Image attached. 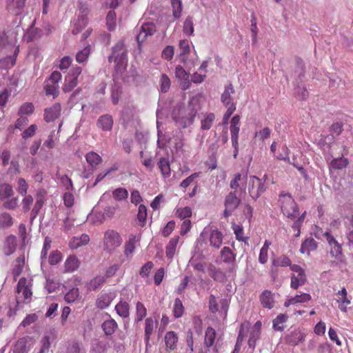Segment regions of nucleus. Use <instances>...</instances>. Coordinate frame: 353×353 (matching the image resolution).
I'll return each mask as SVG.
<instances>
[{"label":"nucleus","instance_id":"24","mask_svg":"<svg viewBox=\"0 0 353 353\" xmlns=\"http://www.w3.org/2000/svg\"><path fill=\"white\" fill-rule=\"evenodd\" d=\"M260 301L264 307L272 309L274 307L273 294L270 291H263L260 296Z\"/></svg>","mask_w":353,"mask_h":353},{"label":"nucleus","instance_id":"62","mask_svg":"<svg viewBox=\"0 0 353 353\" xmlns=\"http://www.w3.org/2000/svg\"><path fill=\"white\" fill-rule=\"evenodd\" d=\"M105 282V279L103 276H97L92 279L90 282V287L95 290Z\"/></svg>","mask_w":353,"mask_h":353},{"label":"nucleus","instance_id":"33","mask_svg":"<svg viewBox=\"0 0 353 353\" xmlns=\"http://www.w3.org/2000/svg\"><path fill=\"white\" fill-rule=\"evenodd\" d=\"M117 313L122 318H127L130 315V305L126 301H120L115 306Z\"/></svg>","mask_w":353,"mask_h":353},{"label":"nucleus","instance_id":"30","mask_svg":"<svg viewBox=\"0 0 353 353\" xmlns=\"http://www.w3.org/2000/svg\"><path fill=\"white\" fill-rule=\"evenodd\" d=\"M113 298L110 294L105 293L99 295L96 301V305L99 309H105L108 307Z\"/></svg>","mask_w":353,"mask_h":353},{"label":"nucleus","instance_id":"10","mask_svg":"<svg viewBox=\"0 0 353 353\" xmlns=\"http://www.w3.org/2000/svg\"><path fill=\"white\" fill-rule=\"evenodd\" d=\"M240 116H234L230 121V130L231 134V140L233 147L234 148V156L236 157L238 153V137L239 132Z\"/></svg>","mask_w":353,"mask_h":353},{"label":"nucleus","instance_id":"63","mask_svg":"<svg viewBox=\"0 0 353 353\" xmlns=\"http://www.w3.org/2000/svg\"><path fill=\"white\" fill-rule=\"evenodd\" d=\"M174 48L172 46H167L163 50L161 57L163 59L170 61L174 56Z\"/></svg>","mask_w":353,"mask_h":353},{"label":"nucleus","instance_id":"18","mask_svg":"<svg viewBox=\"0 0 353 353\" xmlns=\"http://www.w3.org/2000/svg\"><path fill=\"white\" fill-rule=\"evenodd\" d=\"M26 0H9L7 8L13 14H21L25 7Z\"/></svg>","mask_w":353,"mask_h":353},{"label":"nucleus","instance_id":"15","mask_svg":"<svg viewBox=\"0 0 353 353\" xmlns=\"http://www.w3.org/2000/svg\"><path fill=\"white\" fill-rule=\"evenodd\" d=\"M61 112V106L60 103H56L52 106L47 108L44 110V120L49 123L58 119Z\"/></svg>","mask_w":353,"mask_h":353},{"label":"nucleus","instance_id":"32","mask_svg":"<svg viewBox=\"0 0 353 353\" xmlns=\"http://www.w3.org/2000/svg\"><path fill=\"white\" fill-rule=\"evenodd\" d=\"M101 327H102V329H103L104 333L106 335H112L116 331L118 325H117V322L114 319H111L105 321L103 323Z\"/></svg>","mask_w":353,"mask_h":353},{"label":"nucleus","instance_id":"21","mask_svg":"<svg viewBox=\"0 0 353 353\" xmlns=\"http://www.w3.org/2000/svg\"><path fill=\"white\" fill-rule=\"evenodd\" d=\"M113 125V119L110 114L101 116L97 121V126L104 131H109Z\"/></svg>","mask_w":353,"mask_h":353},{"label":"nucleus","instance_id":"25","mask_svg":"<svg viewBox=\"0 0 353 353\" xmlns=\"http://www.w3.org/2000/svg\"><path fill=\"white\" fill-rule=\"evenodd\" d=\"M25 265V256L23 255L17 257L14 261L12 269V274L14 280L16 281L19 276L21 274Z\"/></svg>","mask_w":353,"mask_h":353},{"label":"nucleus","instance_id":"37","mask_svg":"<svg viewBox=\"0 0 353 353\" xmlns=\"http://www.w3.org/2000/svg\"><path fill=\"white\" fill-rule=\"evenodd\" d=\"M46 95H52L54 98L57 97L59 93V85L57 83H51L46 81L44 87Z\"/></svg>","mask_w":353,"mask_h":353},{"label":"nucleus","instance_id":"43","mask_svg":"<svg viewBox=\"0 0 353 353\" xmlns=\"http://www.w3.org/2000/svg\"><path fill=\"white\" fill-rule=\"evenodd\" d=\"M272 265L275 267L290 266L291 268L293 265L291 264V261L288 256L282 255L273 259Z\"/></svg>","mask_w":353,"mask_h":353},{"label":"nucleus","instance_id":"3","mask_svg":"<svg viewBox=\"0 0 353 353\" xmlns=\"http://www.w3.org/2000/svg\"><path fill=\"white\" fill-rule=\"evenodd\" d=\"M279 203L283 214L287 217L292 219L298 215L296 203L290 194L281 192L279 194Z\"/></svg>","mask_w":353,"mask_h":353},{"label":"nucleus","instance_id":"11","mask_svg":"<svg viewBox=\"0 0 353 353\" xmlns=\"http://www.w3.org/2000/svg\"><path fill=\"white\" fill-rule=\"evenodd\" d=\"M241 200L237 197L236 191H231L225 199V210L223 214L228 217L232 214L235 209L239 206Z\"/></svg>","mask_w":353,"mask_h":353},{"label":"nucleus","instance_id":"20","mask_svg":"<svg viewBox=\"0 0 353 353\" xmlns=\"http://www.w3.org/2000/svg\"><path fill=\"white\" fill-rule=\"evenodd\" d=\"M80 265V261L74 255L69 256L64 263L65 272H73L77 270Z\"/></svg>","mask_w":353,"mask_h":353},{"label":"nucleus","instance_id":"57","mask_svg":"<svg viewBox=\"0 0 353 353\" xmlns=\"http://www.w3.org/2000/svg\"><path fill=\"white\" fill-rule=\"evenodd\" d=\"M170 80L168 77V76L165 74H163L161 76L160 79V86H161V91L162 92H167L170 87Z\"/></svg>","mask_w":353,"mask_h":353},{"label":"nucleus","instance_id":"29","mask_svg":"<svg viewBox=\"0 0 353 353\" xmlns=\"http://www.w3.org/2000/svg\"><path fill=\"white\" fill-rule=\"evenodd\" d=\"M179 236H175L172 238L165 247V254L168 259H172L175 254L177 244L179 243Z\"/></svg>","mask_w":353,"mask_h":353},{"label":"nucleus","instance_id":"53","mask_svg":"<svg viewBox=\"0 0 353 353\" xmlns=\"http://www.w3.org/2000/svg\"><path fill=\"white\" fill-rule=\"evenodd\" d=\"M148 212L147 208L145 205L141 204L139 206L137 219L139 220L140 225L144 226L147 219Z\"/></svg>","mask_w":353,"mask_h":353},{"label":"nucleus","instance_id":"39","mask_svg":"<svg viewBox=\"0 0 353 353\" xmlns=\"http://www.w3.org/2000/svg\"><path fill=\"white\" fill-rule=\"evenodd\" d=\"M147 315V309L140 301L136 303V318L135 321L139 323L143 320Z\"/></svg>","mask_w":353,"mask_h":353},{"label":"nucleus","instance_id":"23","mask_svg":"<svg viewBox=\"0 0 353 353\" xmlns=\"http://www.w3.org/2000/svg\"><path fill=\"white\" fill-rule=\"evenodd\" d=\"M19 49V47H17L13 56H8L3 59H0V68L1 69H8L12 67L15 63L17 57L18 55Z\"/></svg>","mask_w":353,"mask_h":353},{"label":"nucleus","instance_id":"9","mask_svg":"<svg viewBox=\"0 0 353 353\" xmlns=\"http://www.w3.org/2000/svg\"><path fill=\"white\" fill-rule=\"evenodd\" d=\"M235 255L228 247L222 248V261L227 265L225 268V274L228 276H232L235 270L236 265L234 263Z\"/></svg>","mask_w":353,"mask_h":353},{"label":"nucleus","instance_id":"36","mask_svg":"<svg viewBox=\"0 0 353 353\" xmlns=\"http://www.w3.org/2000/svg\"><path fill=\"white\" fill-rule=\"evenodd\" d=\"M170 3L172 6V16L174 19H179L181 17V13L183 10L182 1L171 0Z\"/></svg>","mask_w":353,"mask_h":353},{"label":"nucleus","instance_id":"41","mask_svg":"<svg viewBox=\"0 0 353 353\" xmlns=\"http://www.w3.org/2000/svg\"><path fill=\"white\" fill-rule=\"evenodd\" d=\"M270 245H271V243L269 241L266 240L264 242L263 245L262 246V248L260 250V253H259V261L261 264H265L268 261V249H269V247Z\"/></svg>","mask_w":353,"mask_h":353},{"label":"nucleus","instance_id":"22","mask_svg":"<svg viewBox=\"0 0 353 353\" xmlns=\"http://www.w3.org/2000/svg\"><path fill=\"white\" fill-rule=\"evenodd\" d=\"M248 180V174L246 172L236 173L230 181V187L235 190L243 185Z\"/></svg>","mask_w":353,"mask_h":353},{"label":"nucleus","instance_id":"2","mask_svg":"<svg viewBox=\"0 0 353 353\" xmlns=\"http://www.w3.org/2000/svg\"><path fill=\"white\" fill-rule=\"evenodd\" d=\"M122 243V237L116 230L108 229L105 231L102 239V245L105 252L112 254L121 245Z\"/></svg>","mask_w":353,"mask_h":353},{"label":"nucleus","instance_id":"46","mask_svg":"<svg viewBox=\"0 0 353 353\" xmlns=\"http://www.w3.org/2000/svg\"><path fill=\"white\" fill-rule=\"evenodd\" d=\"M57 178L60 181L61 183L65 187V188L68 190H73V183L70 178L68 177V175L63 174L60 175L59 172L56 173Z\"/></svg>","mask_w":353,"mask_h":353},{"label":"nucleus","instance_id":"59","mask_svg":"<svg viewBox=\"0 0 353 353\" xmlns=\"http://www.w3.org/2000/svg\"><path fill=\"white\" fill-rule=\"evenodd\" d=\"M214 119L215 117L214 114L210 113L207 114L205 118L201 121V128L203 130H209L211 128Z\"/></svg>","mask_w":353,"mask_h":353},{"label":"nucleus","instance_id":"7","mask_svg":"<svg viewBox=\"0 0 353 353\" xmlns=\"http://www.w3.org/2000/svg\"><path fill=\"white\" fill-rule=\"evenodd\" d=\"M32 281L25 277L21 278L17 285V293L22 294L24 302L30 303L32 296Z\"/></svg>","mask_w":353,"mask_h":353},{"label":"nucleus","instance_id":"13","mask_svg":"<svg viewBox=\"0 0 353 353\" xmlns=\"http://www.w3.org/2000/svg\"><path fill=\"white\" fill-rule=\"evenodd\" d=\"M330 134L324 137L323 139H320V143L325 147L330 148V144L334 141L335 137L341 134L343 131V123L341 122L334 123L330 129Z\"/></svg>","mask_w":353,"mask_h":353},{"label":"nucleus","instance_id":"48","mask_svg":"<svg viewBox=\"0 0 353 353\" xmlns=\"http://www.w3.org/2000/svg\"><path fill=\"white\" fill-rule=\"evenodd\" d=\"M116 12L114 10L108 12L106 16V26L110 31H112L116 27Z\"/></svg>","mask_w":353,"mask_h":353},{"label":"nucleus","instance_id":"35","mask_svg":"<svg viewBox=\"0 0 353 353\" xmlns=\"http://www.w3.org/2000/svg\"><path fill=\"white\" fill-rule=\"evenodd\" d=\"M209 241L215 248L219 249L221 247V232L218 229L210 230Z\"/></svg>","mask_w":353,"mask_h":353},{"label":"nucleus","instance_id":"42","mask_svg":"<svg viewBox=\"0 0 353 353\" xmlns=\"http://www.w3.org/2000/svg\"><path fill=\"white\" fill-rule=\"evenodd\" d=\"M78 83V79L76 77H71L67 76L65 79V84L63 87V91L64 92H70L72 91Z\"/></svg>","mask_w":353,"mask_h":353},{"label":"nucleus","instance_id":"12","mask_svg":"<svg viewBox=\"0 0 353 353\" xmlns=\"http://www.w3.org/2000/svg\"><path fill=\"white\" fill-rule=\"evenodd\" d=\"M140 235L137 234H130L128 239L125 241L123 246V254L125 256L130 259L135 250L136 244L140 241Z\"/></svg>","mask_w":353,"mask_h":353},{"label":"nucleus","instance_id":"56","mask_svg":"<svg viewBox=\"0 0 353 353\" xmlns=\"http://www.w3.org/2000/svg\"><path fill=\"white\" fill-rule=\"evenodd\" d=\"M62 259V254L59 250L52 251L48 256V262L51 265L59 263Z\"/></svg>","mask_w":353,"mask_h":353},{"label":"nucleus","instance_id":"16","mask_svg":"<svg viewBox=\"0 0 353 353\" xmlns=\"http://www.w3.org/2000/svg\"><path fill=\"white\" fill-rule=\"evenodd\" d=\"M178 341L179 336L176 332L174 331L167 332L164 336L165 350L170 352L176 350Z\"/></svg>","mask_w":353,"mask_h":353},{"label":"nucleus","instance_id":"55","mask_svg":"<svg viewBox=\"0 0 353 353\" xmlns=\"http://www.w3.org/2000/svg\"><path fill=\"white\" fill-rule=\"evenodd\" d=\"M79 296V291L77 288L70 290L65 295V301L68 303H73Z\"/></svg>","mask_w":353,"mask_h":353},{"label":"nucleus","instance_id":"31","mask_svg":"<svg viewBox=\"0 0 353 353\" xmlns=\"http://www.w3.org/2000/svg\"><path fill=\"white\" fill-rule=\"evenodd\" d=\"M88 163L94 169L97 168L102 162L101 157L94 152H90L85 155Z\"/></svg>","mask_w":353,"mask_h":353},{"label":"nucleus","instance_id":"45","mask_svg":"<svg viewBox=\"0 0 353 353\" xmlns=\"http://www.w3.org/2000/svg\"><path fill=\"white\" fill-rule=\"evenodd\" d=\"M347 160L344 158H335L330 163V169L341 170L345 168L347 165Z\"/></svg>","mask_w":353,"mask_h":353},{"label":"nucleus","instance_id":"5","mask_svg":"<svg viewBox=\"0 0 353 353\" xmlns=\"http://www.w3.org/2000/svg\"><path fill=\"white\" fill-rule=\"evenodd\" d=\"M234 90L231 83L225 86L224 92L222 93V103L227 108L226 112L223 115V123H228L230 117L233 114L236 110V105L233 102L231 94H234Z\"/></svg>","mask_w":353,"mask_h":353},{"label":"nucleus","instance_id":"44","mask_svg":"<svg viewBox=\"0 0 353 353\" xmlns=\"http://www.w3.org/2000/svg\"><path fill=\"white\" fill-rule=\"evenodd\" d=\"M112 196L117 201L125 200L128 197V192L124 188H118L112 191Z\"/></svg>","mask_w":353,"mask_h":353},{"label":"nucleus","instance_id":"17","mask_svg":"<svg viewBox=\"0 0 353 353\" xmlns=\"http://www.w3.org/2000/svg\"><path fill=\"white\" fill-rule=\"evenodd\" d=\"M157 326V322L153 318L148 317L145 320L144 340L145 345L149 344L151 336L154 334Z\"/></svg>","mask_w":353,"mask_h":353},{"label":"nucleus","instance_id":"64","mask_svg":"<svg viewBox=\"0 0 353 353\" xmlns=\"http://www.w3.org/2000/svg\"><path fill=\"white\" fill-rule=\"evenodd\" d=\"M41 349L38 353H48L50 347V336H44L41 341Z\"/></svg>","mask_w":353,"mask_h":353},{"label":"nucleus","instance_id":"6","mask_svg":"<svg viewBox=\"0 0 353 353\" xmlns=\"http://www.w3.org/2000/svg\"><path fill=\"white\" fill-rule=\"evenodd\" d=\"M267 188L265 184V180L259 179L255 176H250L248 179V192L250 196L256 200Z\"/></svg>","mask_w":353,"mask_h":353},{"label":"nucleus","instance_id":"27","mask_svg":"<svg viewBox=\"0 0 353 353\" xmlns=\"http://www.w3.org/2000/svg\"><path fill=\"white\" fill-rule=\"evenodd\" d=\"M317 248V243L313 238L306 239L301 244L300 252L302 254H310L311 251H314Z\"/></svg>","mask_w":353,"mask_h":353},{"label":"nucleus","instance_id":"51","mask_svg":"<svg viewBox=\"0 0 353 353\" xmlns=\"http://www.w3.org/2000/svg\"><path fill=\"white\" fill-rule=\"evenodd\" d=\"M216 332L212 327H208L205 331V343L208 347L212 346L215 340Z\"/></svg>","mask_w":353,"mask_h":353},{"label":"nucleus","instance_id":"54","mask_svg":"<svg viewBox=\"0 0 353 353\" xmlns=\"http://www.w3.org/2000/svg\"><path fill=\"white\" fill-rule=\"evenodd\" d=\"M13 353H27V343L25 339H20L17 341Z\"/></svg>","mask_w":353,"mask_h":353},{"label":"nucleus","instance_id":"34","mask_svg":"<svg viewBox=\"0 0 353 353\" xmlns=\"http://www.w3.org/2000/svg\"><path fill=\"white\" fill-rule=\"evenodd\" d=\"M14 194L12 185L8 183L0 184V200L10 199Z\"/></svg>","mask_w":353,"mask_h":353},{"label":"nucleus","instance_id":"1","mask_svg":"<svg viewBox=\"0 0 353 353\" xmlns=\"http://www.w3.org/2000/svg\"><path fill=\"white\" fill-rule=\"evenodd\" d=\"M108 61H114L117 72H123L128 65V50L123 41L117 42L112 48V54Z\"/></svg>","mask_w":353,"mask_h":353},{"label":"nucleus","instance_id":"26","mask_svg":"<svg viewBox=\"0 0 353 353\" xmlns=\"http://www.w3.org/2000/svg\"><path fill=\"white\" fill-rule=\"evenodd\" d=\"M310 299H311V296L309 294L303 293L300 295H296L295 296L288 299L285 302L284 305L285 307H288L290 305H295L296 303H306V302H308Z\"/></svg>","mask_w":353,"mask_h":353},{"label":"nucleus","instance_id":"58","mask_svg":"<svg viewBox=\"0 0 353 353\" xmlns=\"http://www.w3.org/2000/svg\"><path fill=\"white\" fill-rule=\"evenodd\" d=\"M17 192L21 196H26L28 189V184L23 178H19L17 181Z\"/></svg>","mask_w":353,"mask_h":353},{"label":"nucleus","instance_id":"8","mask_svg":"<svg viewBox=\"0 0 353 353\" xmlns=\"http://www.w3.org/2000/svg\"><path fill=\"white\" fill-rule=\"evenodd\" d=\"M293 274L291 275L290 286L293 289H297L306 281V275L304 270L298 265L291 266Z\"/></svg>","mask_w":353,"mask_h":353},{"label":"nucleus","instance_id":"14","mask_svg":"<svg viewBox=\"0 0 353 353\" xmlns=\"http://www.w3.org/2000/svg\"><path fill=\"white\" fill-rule=\"evenodd\" d=\"M156 32V26L153 23L147 22L142 24L137 36L139 44L143 43L148 36L152 35Z\"/></svg>","mask_w":353,"mask_h":353},{"label":"nucleus","instance_id":"49","mask_svg":"<svg viewBox=\"0 0 353 353\" xmlns=\"http://www.w3.org/2000/svg\"><path fill=\"white\" fill-rule=\"evenodd\" d=\"M288 316L284 314H279L273 321V327L276 330L282 331L283 330V324L287 321Z\"/></svg>","mask_w":353,"mask_h":353},{"label":"nucleus","instance_id":"19","mask_svg":"<svg viewBox=\"0 0 353 353\" xmlns=\"http://www.w3.org/2000/svg\"><path fill=\"white\" fill-rule=\"evenodd\" d=\"M305 340V334L300 330H294L286 336V342L290 345H297Z\"/></svg>","mask_w":353,"mask_h":353},{"label":"nucleus","instance_id":"4","mask_svg":"<svg viewBox=\"0 0 353 353\" xmlns=\"http://www.w3.org/2000/svg\"><path fill=\"white\" fill-rule=\"evenodd\" d=\"M328 244L330 254L334 259L337 263L343 262L344 255L343 254L342 244L340 243L330 232H325L323 234Z\"/></svg>","mask_w":353,"mask_h":353},{"label":"nucleus","instance_id":"38","mask_svg":"<svg viewBox=\"0 0 353 353\" xmlns=\"http://www.w3.org/2000/svg\"><path fill=\"white\" fill-rule=\"evenodd\" d=\"M185 308L180 299L176 298L174 301L172 312L176 319L181 317L184 314Z\"/></svg>","mask_w":353,"mask_h":353},{"label":"nucleus","instance_id":"52","mask_svg":"<svg viewBox=\"0 0 353 353\" xmlns=\"http://www.w3.org/2000/svg\"><path fill=\"white\" fill-rule=\"evenodd\" d=\"M183 30L184 34L188 36L193 35L194 34V25L193 20L191 17H188L183 23Z\"/></svg>","mask_w":353,"mask_h":353},{"label":"nucleus","instance_id":"28","mask_svg":"<svg viewBox=\"0 0 353 353\" xmlns=\"http://www.w3.org/2000/svg\"><path fill=\"white\" fill-rule=\"evenodd\" d=\"M158 167L163 178H168L171 174L170 163L168 159L161 158L158 161Z\"/></svg>","mask_w":353,"mask_h":353},{"label":"nucleus","instance_id":"60","mask_svg":"<svg viewBox=\"0 0 353 353\" xmlns=\"http://www.w3.org/2000/svg\"><path fill=\"white\" fill-rule=\"evenodd\" d=\"M34 110V107L32 103H25L21 105L19 110V115L30 114Z\"/></svg>","mask_w":353,"mask_h":353},{"label":"nucleus","instance_id":"50","mask_svg":"<svg viewBox=\"0 0 353 353\" xmlns=\"http://www.w3.org/2000/svg\"><path fill=\"white\" fill-rule=\"evenodd\" d=\"M86 19L83 17H79L74 24V27L72 30V33L73 34H79L86 26Z\"/></svg>","mask_w":353,"mask_h":353},{"label":"nucleus","instance_id":"47","mask_svg":"<svg viewBox=\"0 0 353 353\" xmlns=\"http://www.w3.org/2000/svg\"><path fill=\"white\" fill-rule=\"evenodd\" d=\"M90 241L88 234H83L80 239H74L72 242L70 243V247L72 249H76L81 245H86Z\"/></svg>","mask_w":353,"mask_h":353},{"label":"nucleus","instance_id":"61","mask_svg":"<svg viewBox=\"0 0 353 353\" xmlns=\"http://www.w3.org/2000/svg\"><path fill=\"white\" fill-rule=\"evenodd\" d=\"M232 228L234 231V233L236 235V238L237 240L240 241H244L245 237L243 236V228L241 225H237L235 223H232Z\"/></svg>","mask_w":353,"mask_h":353},{"label":"nucleus","instance_id":"40","mask_svg":"<svg viewBox=\"0 0 353 353\" xmlns=\"http://www.w3.org/2000/svg\"><path fill=\"white\" fill-rule=\"evenodd\" d=\"M91 47L90 45L85 46L83 50L79 51L76 54V61L79 63L86 62L90 54Z\"/></svg>","mask_w":353,"mask_h":353}]
</instances>
